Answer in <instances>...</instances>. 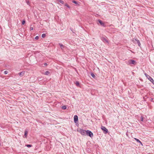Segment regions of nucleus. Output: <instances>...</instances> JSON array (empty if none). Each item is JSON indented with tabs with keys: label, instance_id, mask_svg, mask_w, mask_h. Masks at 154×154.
<instances>
[{
	"label": "nucleus",
	"instance_id": "23",
	"mask_svg": "<svg viewBox=\"0 0 154 154\" xmlns=\"http://www.w3.org/2000/svg\"><path fill=\"white\" fill-rule=\"evenodd\" d=\"M45 36L46 34L45 33H43L42 34V37L43 38H45Z\"/></svg>",
	"mask_w": 154,
	"mask_h": 154
},
{
	"label": "nucleus",
	"instance_id": "2",
	"mask_svg": "<svg viewBox=\"0 0 154 154\" xmlns=\"http://www.w3.org/2000/svg\"><path fill=\"white\" fill-rule=\"evenodd\" d=\"M146 78L154 85V81L152 78L146 73L144 74Z\"/></svg>",
	"mask_w": 154,
	"mask_h": 154
},
{
	"label": "nucleus",
	"instance_id": "15",
	"mask_svg": "<svg viewBox=\"0 0 154 154\" xmlns=\"http://www.w3.org/2000/svg\"><path fill=\"white\" fill-rule=\"evenodd\" d=\"M75 84L76 85V86L77 87H79L80 86V84L79 82L78 81H76V82L75 83Z\"/></svg>",
	"mask_w": 154,
	"mask_h": 154
},
{
	"label": "nucleus",
	"instance_id": "7",
	"mask_svg": "<svg viewBox=\"0 0 154 154\" xmlns=\"http://www.w3.org/2000/svg\"><path fill=\"white\" fill-rule=\"evenodd\" d=\"M74 121L75 123H78V117L77 115H75L74 117Z\"/></svg>",
	"mask_w": 154,
	"mask_h": 154
},
{
	"label": "nucleus",
	"instance_id": "29",
	"mask_svg": "<svg viewBox=\"0 0 154 154\" xmlns=\"http://www.w3.org/2000/svg\"><path fill=\"white\" fill-rule=\"evenodd\" d=\"M30 30H32L33 29V28L32 27H30Z\"/></svg>",
	"mask_w": 154,
	"mask_h": 154
},
{
	"label": "nucleus",
	"instance_id": "18",
	"mask_svg": "<svg viewBox=\"0 0 154 154\" xmlns=\"http://www.w3.org/2000/svg\"><path fill=\"white\" fill-rule=\"evenodd\" d=\"M91 75L94 78L95 77V75L93 73H91Z\"/></svg>",
	"mask_w": 154,
	"mask_h": 154
},
{
	"label": "nucleus",
	"instance_id": "22",
	"mask_svg": "<svg viewBox=\"0 0 154 154\" xmlns=\"http://www.w3.org/2000/svg\"><path fill=\"white\" fill-rule=\"evenodd\" d=\"M25 23H26L25 20H23L22 21V24L23 25H24L25 24Z\"/></svg>",
	"mask_w": 154,
	"mask_h": 154
},
{
	"label": "nucleus",
	"instance_id": "16",
	"mask_svg": "<svg viewBox=\"0 0 154 154\" xmlns=\"http://www.w3.org/2000/svg\"><path fill=\"white\" fill-rule=\"evenodd\" d=\"M50 73V72L49 71H46L45 72V73L44 74L46 75H48Z\"/></svg>",
	"mask_w": 154,
	"mask_h": 154
},
{
	"label": "nucleus",
	"instance_id": "12",
	"mask_svg": "<svg viewBox=\"0 0 154 154\" xmlns=\"http://www.w3.org/2000/svg\"><path fill=\"white\" fill-rule=\"evenodd\" d=\"M59 45L60 46V48L61 49H63L65 46L63 45L62 44L59 43Z\"/></svg>",
	"mask_w": 154,
	"mask_h": 154
},
{
	"label": "nucleus",
	"instance_id": "9",
	"mask_svg": "<svg viewBox=\"0 0 154 154\" xmlns=\"http://www.w3.org/2000/svg\"><path fill=\"white\" fill-rule=\"evenodd\" d=\"M101 40L103 42H106L107 43L109 42L108 41V40L106 39V38H105L104 37H102L101 38Z\"/></svg>",
	"mask_w": 154,
	"mask_h": 154
},
{
	"label": "nucleus",
	"instance_id": "32",
	"mask_svg": "<svg viewBox=\"0 0 154 154\" xmlns=\"http://www.w3.org/2000/svg\"><path fill=\"white\" fill-rule=\"evenodd\" d=\"M128 131H127V132H126V134L127 136L128 137Z\"/></svg>",
	"mask_w": 154,
	"mask_h": 154
},
{
	"label": "nucleus",
	"instance_id": "11",
	"mask_svg": "<svg viewBox=\"0 0 154 154\" xmlns=\"http://www.w3.org/2000/svg\"><path fill=\"white\" fill-rule=\"evenodd\" d=\"M25 72L22 71L19 73V74L21 77L23 76L25 74Z\"/></svg>",
	"mask_w": 154,
	"mask_h": 154
},
{
	"label": "nucleus",
	"instance_id": "30",
	"mask_svg": "<svg viewBox=\"0 0 154 154\" xmlns=\"http://www.w3.org/2000/svg\"><path fill=\"white\" fill-rule=\"evenodd\" d=\"M47 65H48V64L47 63H44V66H47Z\"/></svg>",
	"mask_w": 154,
	"mask_h": 154
},
{
	"label": "nucleus",
	"instance_id": "28",
	"mask_svg": "<svg viewBox=\"0 0 154 154\" xmlns=\"http://www.w3.org/2000/svg\"><path fill=\"white\" fill-rule=\"evenodd\" d=\"M70 29L71 30L72 32L75 33L73 31V28H70Z\"/></svg>",
	"mask_w": 154,
	"mask_h": 154
},
{
	"label": "nucleus",
	"instance_id": "31",
	"mask_svg": "<svg viewBox=\"0 0 154 154\" xmlns=\"http://www.w3.org/2000/svg\"><path fill=\"white\" fill-rule=\"evenodd\" d=\"M153 98H151L150 100L151 102H152L153 101Z\"/></svg>",
	"mask_w": 154,
	"mask_h": 154
},
{
	"label": "nucleus",
	"instance_id": "33",
	"mask_svg": "<svg viewBox=\"0 0 154 154\" xmlns=\"http://www.w3.org/2000/svg\"><path fill=\"white\" fill-rule=\"evenodd\" d=\"M140 144L141 145H143V144L140 141Z\"/></svg>",
	"mask_w": 154,
	"mask_h": 154
},
{
	"label": "nucleus",
	"instance_id": "4",
	"mask_svg": "<svg viewBox=\"0 0 154 154\" xmlns=\"http://www.w3.org/2000/svg\"><path fill=\"white\" fill-rule=\"evenodd\" d=\"M87 133L86 134V135H87L90 137L92 138V137H93L94 135L93 134L92 132L90 130H87Z\"/></svg>",
	"mask_w": 154,
	"mask_h": 154
},
{
	"label": "nucleus",
	"instance_id": "13",
	"mask_svg": "<svg viewBox=\"0 0 154 154\" xmlns=\"http://www.w3.org/2000/svg\"><path fill=\"white\" fill-rule=\"evenodd\" d=\"M28 134V131H27L26 130L25 132H24V136H25V137H26L27 135Z\"/></svg>",
	"mask_w": 154,
	"mask_h": 154
},
{
	"label": "nucleus",
	"instance_id": "10",
	"mask_svg": "<svg viewBox=\"0 0 154 154\" xmlns=\"http://www.w3.org/2000/svg\"><path fill=\"white\" fill-rule=\"evenodd\" d=\"M72 3L75 4L77 6L79 5V2H77L74 0H72Z\"/></svg>",
	"mask_w": 154,
	"mask_h": 154
},
{
	"label": "nucleus",
	"instance_id": "17",
	"mask_svg": "<svg viewBox=\"0 0 154 154\" xmlns=\"http://www.w3.org/2000/svg\"><path fill=\"white\" fill-rule=\"evenodd\" d=\"M25 146L28 148H29L32 147V145L31 144H26L25 145Z\"/></svg>",
	"mask_w": 154,
	"mask_h": 154
},
{
	"label": "nucleus",
	"instance_id": "5",
	"mask_svg": "<svg viewBox=\"0 0 154 154\" xmlns=\"http://www.w3.org/2000/svg\"><path fill=\"white\" fill-rule=\"evenodd\" d=\"M128 63L129 65L133 64L135 65L136 64V62L135 60L132 59L129 60L128 61Z\"/></svg>",
	"mask_w": 154,
	"mask_h": 154
},
{
	"label": "nucleus",
	"instance_id": "25",
	"mask_svg": "<svg viewBox=\"0 0 154 154\" xmlns=\"http://www.w3.org/2000/svg\"><path fill=\"white\" fill-rule=\"evenodd\" d=\"M140 121L143 122V117L142 116H141L140 117Z\"/></svg>",
	"mask_w": 154,
	"mask_h": 154
},
{
	"label": "nucleus",
	"instance_id": "1",
	"mask_svg": "<svg viewBox=\"0 0 154 154\" xmlns=\"http://www.w3.org/2000/svg\"><path fill=\"white\" fill-rule=\"evenodd\" d=\"M77 131L79 132L83 136H85L86 135L87 130L79 128L77 130Z\"/></svg>",
	"mask_w": 154,
	"mask_h": 154
},
{
	"label": "nucleus",
	"instance_id": "35",
	"mask_svg": "<svg viewBox=\"0 0 154 154\" xmlns=\"http://www.w3.org/2000/svg\"><path fill=\"white\" fill-rule=\"evenodd\" d=\"M1 143H0V146H1Z\"/></svg>",
	"mask_w": 154,
	"mask_h": 154
},
{
	"label": "nucleus",
	"instance_id": "3",
	"mask_svg": "<svg viewBox=\"0 0 154 154\" xmlns=\"http://www.w3.org/2000/svg\"><path fill=\"white\" fill-rule=\"evenodd\" d=\"M132 41L135 44L137 43L139 47H140L141 44L139 40L136 38H133L132 39Z\"/></svg>",
	"mask_w": 154,
	"mask_h": 154
},
{
	"label": "nucleus",
	"instance_id": "21",
	"mask_svg": "<svg viewBox=\"0 0 154 154\" xmlns=\"http://www.w3.org/2000/svg\"><path fill=\"white\" fill-rule=\"evenodd\" d=\"M134 139L137 142L139 143H140V141L138 139L136 138H135Z\"/></svg>",
	"mask_w": 154,
	"mask_h": 154
},
{
	"label": "nucleus",
	"instance_id": "14",
	"mask_svg": "<svg viewBox=\"0 0 154 154\" xmlns=\"http://www.w3.org/2000/svg\"><path fill=\"white\" fill-rule=\"evenodd\" d=\"M58 2L61 3L62 4H64V2L62 0H57Z\"/></svg>",
	"mask_w": 154,
	"mask_h": 154
},
{
	"label": "nucleus",
	"instance_id": "26",
	"mask_svg": "<svg viewBox=\"0 0 154 154\" xmlns=\"http://www.w3.org/2000/svg\"><path fill=\"white\" fill-rule=\"evenodd\" d=\"M8 72L7 70L5 71L4 72V73L5 74H8Z\"/></svg>",
	"mask_w": 154,
	"mask_h": 154
},
{
	"label": "nucleus",
	"instance_id": "8",
	"mask_svg": "<svg viewBox=\"0 0 154 154\" xmlns=\"http://www.w3.org/2000/svg\"><path fill=\"white\" fill-rule=\"evenodd\" d=\"M98 23L100 24V25L103 26V27H105L106 26V25L105 24V23L104 22H103L101 20H98Z\"/></svg>",
	"mask_w": 154,
	"mask_h": 154
},
{
	"label": "nucleus",
	"instance_id": "6",
	"mask_svg": "<svg viewBox=\"0 0 154 154\" xmlns=\"http://www.w3.org/2000/svg\"><path fill=\"white\" fill-rule=\"evenodd\" d=\"M101 128L104 134H106L108 133V130L105 127L102 126Z\"/></svg>",
	"mask_w": 154,
	"mask_h": 154
},
{
	"label": "nucleus",
	"instance_id": "34",
	"mask_svg": "<svg viewBox=\"0 0 154 154\" xmlns=\"http://www.w3.org/2000/svg\"><path fill=\"white\" fill-rule=\"evenodd\" d=\"M29 3V1H28V2H27V3L28 4V3Z\"/></svg>",
	"mask_w": 154,
	"mask_h": 154
},
{
	"label": "nucleus",
	"instance_id": "20",
	"mask_svg": "<svg viewBox=\"0 0 154 154\" xmlns=\"http://www.w3.org/2000/svg\"><path fill=\"white\" fill-rule=\"evenodd\" d=\"M65 6L67 7L68 8L70 9V6L67 3H66L65 4Z\"/></svg>",
	"mask_w": 154,
	"mask_h": 154
},
{
	"label": "nucleus",
	"instance_id": "24",
	"mask_svg": "<svg viewBox=\"0 0 154 154\" xmlns=\"http://www.w3.org/2000/svg\"><path fill=\"white\" fill-rule=\"evenodd\" d=\"M37 80H38V81H40L42 80V78L40 77H38L37 78Z\"/></svg>",
	"mask_w": 154,
	"mask_h": 154
},
{
	"label": "nucleus",
	"instance_id": "19",
	"mask_svg": "<svg viewBox=\"0 0 154 154\" xmlns=\"http://www.w3.org/2000/svg\"><path fill=\"white\" fill-rule=\"evenodd\" d=\"M66 106H63L61 107V108L64 110L66 109Z\"/></svg>",
	"mask_w": 154,
	"mask_h": 154
},
{
	"label": "nucleus",
	"instance_id": "27",
	"mask_svg": "<svg viewBox=\"0 0 154 154\" xmlns=\"http://www.w3.org/2000/svg\"><path fill=\"white\" fill-rule=\"evenodd\" d=\"M38 38H39V37H38V36H36L35 37V38L36 40H38Z\"/></svg>",
	"mask_w": 154,
	"mask_h": 154
}]
</instances>
